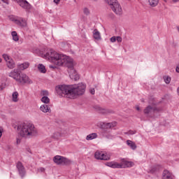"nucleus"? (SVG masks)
Listing matches in <instances>:
<instances>
[{"instance_id":"nucleus-14","label":"nucleus","mask_w":179,"mask_h":179,"mask_svg":"<svg viewBox=\"0 0 179 179\" xmlns=\"http://www.w3.org/2000/svg\"><path fill=\"white\" fill-rule=\"evenodd\" d=\"M94 110H96V111L99 112L100 114H108V113H110V110H108V109L101 108L99 105L94 106Z\"/></svg>"},{"instance_id":"nucleus-31","label":"nucleus","mask_w":179,"mask_h":179,"mask_svg":"<svg viewBox=\"0 0 179 179\" xmlns=\"http://www.w3.org/2000/svg\"><path fill=\"white\" fill-rule=\"evenodd\" d=\"M164 80L165 83H166V85H169V83H170V82H171V78L169 76H165V77H164Z\"/></svg>"},{"instance_id":"nucleus-3","label":"nucleus","mask_w":179,"mask_h":179,"mask_svg":"<svg viewBox=\"0 0 179 179\" xmlns=\"http://www.w3.org/2000/svg\"><path fill=\"white\" fill-rule=\"evenodd\" d=\"M17 131L22 138H33L37 136L38 132L37 129L31 123H21L17 126Z\"/></svg>"},{"instance_id":"nucleus-21","label":"nucleus","mask_w":179,"mask_h":179,"mask_svg":"<svg viewBox=\"0 0 179 179\" xmlns=\"http://www.w3.org/2000/svg\"><path fill=\"white\" fill-rule=\"evenodd\" d=\"M97 138V134L92 133L87 136L86 139L87 141H93V139H96Z\"/></svg>"},{"instance_id":"nucleus-48","label":"nucleus","mask_w":179,"mask_h":179,"mask_svg":"<svg viewBox=\"0 0 179 179\" xmlns=\"http://www.w3.org/2000/svg\"><path fill=\"white\" fill-rule=\"evenodd\" d=\"M179 0H173V2H178Z\"/></svg>"},{"instance_id":"nucleus-10","label":"nucleus","mask_w":179,"mask_h":179,"mask_svg":"<svg viewBox=\"0 0 179 179\" xmlns=\"http://www.w3.org/2000/svg\"><path fill=\"white\" fill-rule=\"evenodd\" d=\"M17 169L18 170V173L21 177H24L26 175V169L23 166V164L20 162H17L16 164Z\"/></svg>"},{"instance_id":"nucleus-32","label":"nucleus","mask_w":179,"mask_h":179,"mask_svg":"<svg viewBox=\"0 0 179 179\" xmlns=\"http://www.w3.org/2000/svg\"><path fill=\"white\" fill-rule=\"evenodd\" d=\"M41 96H43V97L48 96V91H47V90H42L41 92Z\"/></svg>"},{"instance_id":"nucleus-44","label":"nucleus","mask_w":179,"mask_h":179,"mask_svg":"<svg viewBox=\"0 0 179 179\" xmlns=\"http://www.w3.org/2000/svg\"><path fill=\"white\" fill-rule=\"evenodd\" d=\"M5 89V87H3L2 85H0V90H3Z\"/></svg>"},{"instance_id":"nucleus-50","label":"nucleus","mask_w":179,"mask_h":179,"mask_svg":"<svg viewBox=\"0 0 179 179\" xmlns=\"http://www.w3.org/2000/svg\"><path fill=\"white\" fill-rule=\"evenodd\" d=\"M164 1H167V0H164Z\"/></svg>"},{"instance_id":"nucleus-29","label":"nucleus","mask_w":179,"mask_h":179,"mask_svg":"<svg viewBox=\"0 0 179 179\" xmlns=\"http://www.w3.org/2000/svg\"><path fill=\"white\" fill-rule=\"evenodd\" d=\"M3 58L6 61V62H7L8 61H10V59H12V57H10V56H9V55L8 54H3Z\"/></svg>"},{"instance_id":"nucleus-19","label":"nucleus","mask_w":179,"mask_h":179,"mask_svg":"<svg viewBox=\"0 0 179 179\" xmlns=\"http://www.w3.org/2000/svg\"><path fill=\"white\" fill-rule=\"evenodd\" d=\"M160 169H162V166L159 165L154 166L150 169V173H151V174H155V173H157Z\"/></svg>"},{"instance_id":"nucleus-22","label":"nucleus","mask_w":179,"mask_h":179,"mask_svg":"<svg viewBox=\"0 0 179 179\" xmlns=\"http://www.w3.org/2000/svg\"><path fill=\"white\" fill-rule=\"evenodd\" d=\"M40 110L43 113H48L50 109L48 105H42V106H41Z\"/></svg>"},{"instance_id":"nucleus-45","label":"nucleus","mask_w":179,"mask_h":179,"mask_svg":"<svg viewBox=\"0 0 179 179\" xmlns=\"http://www.w3.org/2000/svg\"><path fill=\"white\" fill-rule=\"evenodd\" d=\"M2 136V129H0V138Z\"/></svg>"},{"instance_id":"nucleus-1","label":"nucleus","mask_w":179,"mask_h":179,"mask_svg":"<svg viewBox=\"0 0 179 179\" xmlns=\"http://www.w3.org/2000/svg\"><path fill=\"white\" fill-rule=\"evenodd\" d=\"M44 59H48L55 65L62 66V65L68 68L69 77L73 80H79L80 76L76 70L73 68V59L65 55H61L53 49H49L44 55Z\"/></svg>"},{"instance_id":"nucleus-26","label":"nucleus","mask_w":179,"mask_h":179,"mask_svg":"<svg viewBox=\"0 0 179 179\" xmlns=\"http://www.w3.org/2000/svg\"><path fill=\"white\" fill-rule=\"evenodd\" d=\"M94 38H95V40H100V38H101V36H100V32H99V31H94Z\"/></svg>"},{"instance_id":"nucleus-34","label":"nucleus","mask_w":179,"mask_h":179,"mask_svg":"<svg viewBox=\"0 0 179 179\" xmlns=\"http://www.w3.org/2000/svg\"><path fill=\"white\" fill-rule=\"evenodd\" d=\"M83 12H84L85 15H90V10L87 8H84Z\"/></svg>"},{"instance_id":"nucleus-37","label":"nucleus","mask_w":179,"mask_h":179,"mask_svg":"<svg viewBox=\"0 0 179 179\" xmlns=\"http://www.w3.org/2000/svg\"><path fill=\"white\" fill-rule=\"evenodd\" d=\"M90 93L91 94H94V93H96V90H94V88L90 89Z\"/></svg>"},{"instance_id":"nucleus-47","label":"nucleus","mask_w":179,"mask_h":179,"mask_svg":"<svg viewBox=\"0 0 179 179\" xmlns=\"http://www.w3.org/2000/svg\"><path fill=\"white\" fill-rule=\"evenodd\" d=\"M108 139H113V136H108Z\"/></svg>"},{"instance_id":"nucleus-23","label":"nucleus","mask_w":179,"mask_h":179,"mask_svg":"<svg viewBox=\"0 0 179 179\" xmlns=\"http://www.w3.org/2000/svg\"><path fill=\"white\" fill-rule=\"evenodd\" d=\"M11 36L13 37V40L15 42L19 41V36H17V32L16 31L11 32Z\"/></svg>"},{"instance_id":"nucleus-51","label":"nucleus","mask_w":179,"mask_h":179,"mask_svg":"<svg viewBox=\"0 0 179 179\" xmlns=\"http://www.w3.org/2000/svg\"><path fill=\"white\" fill-rule=\"evenodd\" d=\"M94 1H97V0H94Z\"/></svg>"},{"instance_id":"nucleus-9","label":"nucleus","mask_w":179,"mask_h":179,"mask_svg":"<svg viewBox=\"0 0 179 179\" xmlns=\"http://www.w3.org/2000/svg\"><path fill=\"white\" fill-rule=\"evenodd\" d=\"M94 157L97 160H110V156L104 153L103 151H96L94 154Z\"/></svg>"},{"instance_id":"nucleus-36","label":"nucleus","mask_w":179,"mask_h":179,"mask_svg":"<svg viewBox=\"0 0 179 179\" xmlns=\"http://www.w3.org/2000/svg\"><path fill=\"white\" fill-rule=\"evenodd\" d=\"M116 41H117V43H121L122 41V38H121V36H116Z\"/></svg>"},{"instance_id":"nucleus-25","label":"nucleus","mask_w":179,"mask_h":179,"mask_svg":"<svg viewBox=\"0 0 179 179\" xmlns=\"http://www.w3.org/2000/svg\"><path fill=\"white\" fill-rule=\"evenodd\" d=\"M148 2L150 6L155 8V6H157V4L159 3V0H148Z\"/></svg>"},{"instance_id":"nucleus-40","label":"nucleus","mask_w":179,"mask_h":179,"mask_svg":"<svg viewBox=\"0 0 179 179\" xmlns=\"http://www.w3.org/2000/svg\"><path fill=\"white\" fill-rule=\"evenodd\" d=\"M59 1H61V0H53V2L55 3H56L57 5H58V3H59Z\"/></svg>"},{"instance_id":"nucleus-38","label":"nucleus","mask_w":179,"mask_h":179,"mask_svg":"<svg viewBox=\"0 0 179 179\" xmlns=\"http://www.w3.org/2000/svg\"><path fill=\"white\" fill-rule=\"evenodd\" d=\"M38 170L41 173H44V171H45V169H44V168H39Z\"/></svg>"},{"instance_id":"nucleus-20","label":"nucleus","mask_w":179,"mask_h":179,"mask_svg":"<svg viewBox=\"0 0 179 179\" xmlns=\"http://www.w3.org/2000/svg\"><path fill=\"white\" fill-rule=\"evenodd\" d=\"M19 92H17V91L13 92L12 94V100L14 103H17V101H19Z\"/></svg>"},{"instance_id":"nucleus-43","label":"nucleus","mask_w":179,"mask_h":179,"mask_svg":"<svg viewBox=\"0 0 179 179\" xmlns=\"http://www.w3.org/2000/svg\"><path fill=\"white\" fill-rule=\"evenodd\" d=\"M136 108L137 111H139L141 110V108H139V106H136Z\"/></svg>"},{"instance_id":"nucleus-11","label":"nucleus","mask_w":179,"mask_h":179,"mask_svg":"<svg viewBox=\"0 0 179 179\" xmlns=\"http://www.w3.org/2000/svg\"><path fill=\"white\" fill-rule=\"evenodd\" d=\"M20 73L21 72L19 70L14 69L10 71V73H9V76L10 78H12L13 79H14L15 81L17 82Z\"/></svg>"},{"instance_id":"nucleus-6","label":"nucleus","mask_w":179,"mask_h":179,"mask_svg":"<svg viewBox=\"0 0 179 179\" xmlns=\"http://www.w3.org/2000/svg\"><path fill=\"white\" fill-rule=\"evenodd\" d=\"M53 162H55L56 164H60L61 166H66L71 163L69 159L61 155H56L54 157Z\"/></svg>"},{"instance_id":"nucleus-49","label":"nucleus","mask_w":179,"mask_h":179,"mask_svg":"<svg viewBox=\"0 0 179 179\" xmlns=\"http://www.w3.org/2000/svg\"><path fill=\"white\" fill-rule=\"evenodd\" d=\"M2 62V59H0V63Z\"/></svg>"},{"instance_id":"nucleus-8","label":"nucleus","mask_w":179,"mask_h":179,"mask_svg":"<svg viewBox=\"0 0 179 179\" xmlns=\"http://www.w3.org/2000/svg\"><path fill=\"white\" fill-rule=\"evenodd\" d=\"M110 8L114 13L117 15V16H121V15H122V8L121 7V5H120V3H118V1H116L115 3H113L110 6Z\"/></svg>"},{"instance_id":"nucleus-46","label":"nucleus","mask_w":179,"mask_h":179,"mask_svg":"<svg viewBox=\"0 0 179 179\" xmlns=\"http://www.w3.org/2000/svg\"><path fill=\"white\" fill-rule=\"evenodd\" d=\"M177 93H178V95L179 96V87L177 89Z\"/></svg>"},{"instance_id":"nucleus-41","label":"nucleus","mask_w":179,"mask_h":179,"mask_svg":"<svg viewBox=\"0 0 179 179\" xmlns=\"http://www.w3.org/2000/svg\"><path fill=\"white\" fill-rule=\"evenodd\" d=\"M176 71L179 73V65L176 66Z\"/></svg>"},{"instance_id":"nucleus-5","label":"nucleus","mask_w":179,"mask_h":179,"mask_svg":"<svg viewBox=\"0 0 179 179\" xmlns=\"http://www.w3.org/2000/svg\"><path fill=\"white\" fill-rule=\"evenodd\" d=\"M16 82L20 85H31V83H33V81L30 79V78H29L26 73H20Z\"/></svg>"},{"instance_id":"nucleus-33","label":"nucleus","mask_w":179,"mask_h":179,"mask_svg":"<svg viewBox=\"0 0 179 179\" xmlns=\"http://www.w3.org/2000/svg\"><path fill=\"white\" fill-rule=\"evenodd\" d=\"M105 2H106V3H108L110 6H111L113 3L117 2V0H105Z\"/></svg>"},{"instance_id":"nucleus-16","label":"nucleus","mask_w":179,"mask_h":179,"mask_svg":"<svg viewBox=\"0 0 179 179\" xmlns=\"http://www.w3.org/2000/svg\"><path fill=\"white\" fill-rule=\"evenodd\" d=\"M30 66V64L29 62H24L21 64H19L17 68L20 71H24V69H27Z\"/></svg>"},{"instance_id":"nucleus-18","label":"nucleus","mask_w":179,"mask_h":179,"mask_svg":"<svg viewBox=\"0 0 179 179\" xmlns=\"http://www.w3.org/2000/svg\"><path fill=\"white\" fill-rule=\"evenodd\" d=\"M6 65L9 69H13L15 68V61H13V59H10L8 62H6Z\"/></svg>"},{"instance_id":"nucleus-2","label":"nucleus","mask_w":179,"mask_h":179,"mask_svg":"<svg viewBox=\"0 0 179 179\" xmlns=\"http://www.w3.org/2000/svg\"><path fill=\"white\" fill-rule=\"evenodd\" d=\"M55 90L59 96H65L67 99H76L86 92V84L80 83L74 85H59Z\"/></svg>"},{"instance_id":"nucleus-4","label":"nucleus","mask_w":179,"mask_h":179,"mask_svg":"<svg viewBox=\"0 0 179 179\" xmlns=\"http://www.w3.org/2000/svg\"><path fill=\"white\" fill-rule=\"evenodd\" d=\"M106 166L110 167V169H127L128 167H132L134 162L127 161L125 159H121V163L113 161L106 163Z\"/></svg>"},{"instance_id":"nucleus-17","label":"nucleus","mask_w":179,"mask_h":179,"mask_svg":"<svg viewBox=\"0 0 179 179\" xmlns=\"http://www.w3.org/2000/svg\"><path fill=\"white\" fill-rule=\"evenodd\" d=\"M126 143L129 148H131V149H132V150H135L136 149V144L134 143V141L127 140Z\"/></svg>"},{"instance_id":"nucleus-12","label":"nucleus","mask_w":179,"mask_h":179,"mask_svg":"<svg viewBox=\"0 0 179 179\" xmlns=\"http://www.w3.org/2000/svg\"><path fill=\"white\" fill-rule=\"evenodd\" d=\"M162 179H176V178L170 171L165 169L162 173Z\"/></svg>"},{"instance_id":"nucleus-7","label":"nucleus","mask_w":179,"mask_h":179,"mask_svg":"<svg viewBox=\"0 0 179 179\" xmlns=\"http://www.w3.org/2000/svg\"><path fill=\"white\" fill-rule=\"evenodd\" d=\"M10 19L12 22H14L15 24L20 26V27H26V26H27V21L23 17H11Z\"/></svg>"},{"instance_id":"nucleus-42","label":"nucleus","mask_w":179,"mask_h":179,"mask_svg":"<svg viewBox=\"0 0 179 179\" xmlns=\"http://www.w3.org/2000/svg\"><path fill=\"white\" fill-rule=\"evenodd\" d=\"M17 145H19V143H20V138H17Z\"/></svg>"},{"instance_id":"nucleus-24","label":"nucleus","mask_w":179,"mask_h":179,"mask_svg":"<svg viewBox=\"0 0 179 179\" xmlns=\"http://www.w3.org/2000/svg\"><path fill=\"white\" fill-rule=\"evenodd\" d=\"M38 69L39 71L41 72V73H45V72H47V70L45 69V66L41 64L38 65Z\"/></svg>"},{"instance_id":"nucleus-35","label":"nucleus","mask_w":179,"mask_h":179,"mask_svg":"<svg viewBox=\"0 0 179 179\" xmlns=\"http://www.w3.org/2000/svg\"><path fill=\"white\" fill-rule=\"evenodd\" d=\"M110 43H115L117 41V36H113L110 38Z\"/></svg>"},{"instance_id":"nucleus-39","label":"nucleus","mask_w":179,"mask_h":179,"mask_svg":"<svg viewBox=\"0 0 179 179\" xmlns=\"http://www.w3.org/2000/svg\"><path fill=\"white\" fill-rule=\"evenodd\" d=\"M3 3H6V5H9V0H1Z\"/></svg>"},{"instance_id":"nucleus-30","label":"nucleus","mask_w":179,"mask_h":179,"mask_svg":"<svg viewBox=\"0 0 179 179\" xmlns=\"http://www.w3.org/2000/svg\"><path fill=\"white\" fill-rule=\"evenodd\" d=\"M124 135H128V136H129V135H135V134H136V131H135V130H129L128 131L124 132Z\"/></svg>"},{"instance_id":"nucleus-13","label":"nucleus","mask_w":179,"mask_h":179,"mask_svg":"<svg viewBox=\"0 0 179 179\" xmlns=\"http://www.w3.org/2000/svg\"><path fill=\"white\" fill-rule=\"evenodd\" d=\"M155 111H159V109L155 106H148L144 110L145 114H150V113H155Z\"/></svg>"},{"instance_id":"nucleus-27","label":"nucleus","mask_w":179,"mask_h":179,"mask_svg":"<svg viewBox=\"0 0 179 179\" xmlns=\"http://www.w3.org/2000/svg\"><path fill=\"white\" fill-rule=\"evenodd\" d=\"M105 127H106V128H114V127H117V122L106 123Z\"/></svg>"},{"instance_id":"nucleus-28","label":"nucleus","mask_w":179,"mask_h":179,"mask_svg":"<svg viewBox=\"0 0 179 179\" xmlns=\"http://www.w3.org/2000/svg\"><path fill=\"white\" fill-rule=\"evenodd\" d=\"M41 100L42 103H44L45 104H48V103H50V98H48V96H43Z\"/></svg>"},{"instance_id":"nucleus-15","label":"nucleus","mask_w":179,"mask_h":179,"mask_svg":"<svg viewBox=\"0 0 179 179\" xmlns=\"http://www.w3.org/2000/svg\"><path fill=\"white\" fill-rule=\"evenodd\" d=\"M14 1H18V5L21 6V8H23V9H29V2L26 0H14Z\"/></svg>"}]
</instances>
